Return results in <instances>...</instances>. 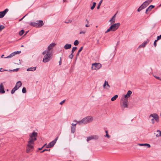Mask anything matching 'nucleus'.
I'll return each mask as SVG.
<instances>
[{
  "instance_id": "nucleus-39",
  "label": "nucleus",
  "mask_w": 161,
  "mask_h": 161,
  "mask_svg": "<svg viewBox=\"0 0 161 161\" xmlns=\"http://www.w3.org/2000/svg\"><path fill=\"white\" fill-rule=\"evenodd\" d=\"M149 42V40L147 39V41H145L143 43V44L145 45V46L147 44V43Z\"/></svg>"
},
{
  "instance_id": "nucleus-17",
  "label": "nucleus",
  "mask_w": 161,
  "mask_h": 161,
  "mask_svg": "<svg viewBox=\"0 0 161 161\" xmlns=\"http://www.w3.org/2000/svg\"><path fill=\"white\" fill-rule=\"evenodd\" d=\"M56 45V44L53 43L49 45L47 47V49L51 50Z\"/></svg>"
},
{
  "instance_id": "nucleus-50",
  "label": "nucleus",
  "mask_w": 161,
  "mask_h": 161,
  "mask_svg": "<svg viewBox=\"0 0 161 161\" xmlns=\"http://www.w3.org/2000/svg\"><path fill=\"white\" fill-rule=\"evenodd\" d=\"M154 120L155 119H151L152 123L153 124H154Z\"/></svg>"
},
{
  "instance_id": "nucleus-25",
  "label": "nucleus",
  "mask_w": 161,
  "mask_h": 161,
  "mask_svg": "<svg viewBox=\"0 0 161 161\" xmlns=\"http://www.w3.org/2000/svg\"><path fill=\"white\" fill-rule=\"evenodd\" d=\"M46 55H47L50 56L51 57L52 56V52L51 50H48L47 51V53Z\"/></svg>"
},
{
  "instance_id": "nucleus-7",
  "label": "nucleus",
  "mask_w": 161,
  "mask_h": 161,
  "mask_svg": "<svg viewBox=\"0 0 161 161\" xmlns=\"http://www.w3.org/2000/svg\"><path fill=\"white\" fill-rule=\"evenodd\" d=\"M52 58V57L50 56L45 55L43 58V62L44 63H46L49 62Z\"/></svg>"
},
{
  "instance_id": "nucleus-18",
  "label": "nucleus",
  "mask_w": 161,
  "mask_h": 161,
  "mask_svg": "<svg viewBox=\"0 0 161 161\" xmlns=\"http://www.w3.org/2000/svg\"><path fill=\"white\" fill-rule=\"evenodd\" d=\"M71 47V45L70 44H66L64 47V48L65 49H70Z\"/></svg>"
},
{
  "instance_id": "nucleus-4",
  "label": "nucleus",
  "mask_w": 161,
  "mask_h": 161,
  "mask_svg": "<svg viewBox=\"0 0 161 161\" xmlns=\"http://www.w3.org/2000/svg\"><path fill=\"white\" fill-rule=\"evenodd\" d=\"M30 138L28 141H31V142L34 143V142L37 140V133L35 131H33L31 133L29 134Z\"/></svg>"
},
{
  "instance_id": "nucleus-59",
  "label": "nucleus",
  "mask_w": 161,
  "mask_h": 161,
  "mask_svg": "<svg viewBox=\"0 0 161 161\" xmlns=\"http://www.w3.org/2000/svg\"><path fill=\"white\" fill-rule=\"evenodd\" d=\"M88 24H86V25H85V26L86 27H89L90 26V25H88Z\"/></svg>"
},
{
  "instance_id": "nucleus-1",
  "label": "nucleus",
  "mask_w": 161,
  "mask_h": 161,
  "mask_svg": "<svg viewBox=\"0 0 161 161\" xmlns=\"http://www.w3.org/2000/svg\"><path fill=\"white\" fill-rule=\"evenodd\" d=\"M93 120V118L90 116H88L84 118L80 121L77 122V123L79 125H81L82 124H86L89 123Z\"/></svg>"
},
{
  "instance_id": "nucleus-30",
  "label": "nucleus",
  "mask_w": 161,
  "mask_h": 161,
  "mask_svg": "<svg viewBox=\"0 0 161 161\" xmlns=\"http://www.w3.org/2000/svg\"><path fill=\"white\" fill-rule=\"evenodd\" d=\"M157 132H158L159 133L156 134V136L157 137H159V136H161V131L159 130H158Z\"/></svg>"
},
{
  "instance_id": "nucleus-48",
  "label": "nucleus",
  "mask_w": 161,
  "mask_h": 161,
  "mask_svg": "<svg viewBox=\"0 0 161 161\" xmlns=\"http://www.w3.org/2000/svg\"><path fill=\"white\" fill-rule=\"evenodd\" d=\"M65 102V100H63V101H61L60 103V105H62L63 104V103H64Z\"/></svg>"
},
{
  "instance_id": "nucleus-58",
  "label": "nucleus",
  "mask_w": 161,
  "mask_h": 161,
  "mask_svg": "<svg viewBox=\"0 0 161 161\" xmlns=\"http://www.w3.org/2000/svg\"><path fill=\"white\" fill-rule=\"evenodd\" d=\"M46 147V148H49L50 147H50V145H49V144L48 145H47Z\"/></svg>"
},
{
  "instance_id": "nucleus-61",
  "label": "nucleus",
  "mask_w": 161,
  "mask_h": 161,
  "mask_svg": "<svg viewBox=\"0 0 161 161\" xmlns=\"http://www.w3.org/2000/svg\"><path fill=\"white\" fill-rule=\"evenodd\" d=\"M96 5V3L95 2H93V5H94V6L95 7Z\"/></svg>"
},
{
  "instance_id": "nucleus-15",
  "label": "nucleus",
  "mask_w": 161,
  "mask_h": 161,
  "mask_svg": "<svg viewBox=\"0 0 161 161\" xmlns=\"http://www.w3.org/2000/svg\"><path fill=\"white\" fill-rule=\"evenodd\" d=\"M152 1V0H147L143 3L142 4L146 8L151 3Z\"/></svg>"
},
{
  "instance_id": "nucleus-52",
  "label": "nucleus",
  "mask_w": 161,
  "mask_h": 161,
  "mask_svg": "<svg viewBox=\"0 0 161 161\" xmlns=\"http://www.w3.org/2000/svg\"><path fill=\"white\" fill-rule=\"evenodd\" d=\"M2 69H3L2 68H0V72H2V71H8L7 70H2Z\"/></svg>"
},
{
  "instance_id": "nucleus-46",
  "label": "nucleus",
  "mask_w": 161,
  "mask_h": 161,
  "mask_svg": "<svg viewBox=\"0 0 161 161\" xmlns=\"http://www.w3.org/2000/svg\"><path fill=\"white\" fill-rule=\"evenodd\" d=\"M59 65H61V64H62V59H61V57H60V61L59 62Z\"/></svg>"
},
{
  "instance_id": "nucleus-57",
  "label": "nucleus",
  "mask_w": 161,
  "mask_h": 161,
  "mask_svg": "<svg viewBox=\"0 0 161 161\" xmlns=\"http://www.w3.org/2000/svg\"><path fill=\"white\" fill-rule=\"evenodd\" d=\"M95 7V6H94V5H92L91 7V9L92 10H93L94 9V8Z\"/></svg>"
},
{
  "instance_id": "nucleus-45",
  "label": "nucleus",
  "mask_w": 161,
  "mask_h": 161,
  "mask_svg": "<svg viewBox=\"0 0 161 161\" xmlns=\"http://www.w3.org/2000/svg\"><path fill=\"white\" fill-rule=\"evenodd\" d=\"M86 32V31H81L80 32L79 34H85Z\"/></svg>"
},
{
  "instance_id": "nucleus-60",
  "label": "nucleus",
  "mask_w": 161,
  "mask_h": 161,
  "mask_svg": "<svg viewBox=\"0 0 161 161\" xmlns=\"http://www.w3.org/2000/svg\"><path fill=\"white\" fill-rule=\"evenodd\" d=\"M44 147V146H43L41 148H38L39 150H41L42 148Z\"/></svg>"
},
{
  "instance_id": "nucleus-20",
  "label": "nucleus",
  "mask_w": 161,
  "mask_h": 161,
  "mask_svg": "<svg viewBox=\"0 0 161 161\" xmlns=\"http://www.w3.org/2000/svg\"><path fill=\"white\" fill-rule=\"evenodd\" d=\"M131 93L132 92L131 91H128L127 92V94L125 96V98H126L129 97L130 96V95Z\"/></svg>"
},
{
  "instance_id": "nucleus-38",
  "label": "nucleus",
  "mask_w": 161,
  "mask_h": 161,
  "mask_svg": "<svg viewBox=\"0 0 161 161\" xmlns=\"http://www.w3.org/2000/svg\"><path fill=\"white\" fill-rule=\"evenodd\" d=\"M110 31H112V29L110 27L108 29L107 31L105 32V33H107Z\"/></svg>"
},
{
  "instance_id": "nucleus-35",
  "label": "nucleus",
  "mask_w": 161,
  "mask_h": 161,
  "mask_svg": "<svg viewBox=\"0 0 161 161\" xmlns=\"http://www.w3.org/2000/svg\"><path fill=\"white\" fill-rule=\"evenodd\" d=\"M72 21L71 20L69 19L66 20L64 22L68 24L69 23H70Z\"/></svg>"
},
{
  "instance_id": "nucleus-47",
  "label": "nucleus",
  "mask_w": 161,
  "mask_h": 161,
  "mask_svg": "<svg viewBox=\"0 0 161 161\" xmlns=\"http://www.w3.org/2000/svg\"><path fill=\"white\" fill-rule=\"evenodd\" d=\"M105 137H107L108 138H109L110 137V136L108 134H106V135L105 136Z\"/></svg>"
},
{
  "instance_id": "nucleus-10",
  "label": "nucleus",
  "mask_w": 161,
  "mask_h": 161,
  "mask_svg": "<svg viewBox=\"0 0 161 161\" xmlns=\"http://www.w3.org/2000/svg\"><path fill=\"white\" fill-rule=\"evenodd\" d=\"M8 11V9L6 8L3 11L0 12V18H3Z\"/></svg>"
},
{
  "instance_id": "nucleus-63",
  "label": "nucleus",
  "mask_w": 161,
  "mask_h": 161,
  "mask_svg": "<svg viewBox=\"0 0 161 161\" xmlns=\"http://www.w3.org/2000/svg\"><path fill=\"white\" fill-rule=\"evenodd\" d=\"M74 50H73L72 49V51H71V53H72L73 54V53H74Z\"/></svg>"
},
{
  "instance_id": "nucleus-40",
  "label": "nucleus",
  "mask_w": 161,
  "mask_h": 161,
  "mask_svg": "<svg viewBox=\"0 0 161 161\" xmlns=\"http://www.w3.org/2000/svg\"><path fill=\"white\" fill-rule=\"evenodd\" d=\"M5 27L3 25H1L0 26V31H1L3 29H4Z\"/></svg>"
},
{
  "instance_id": "nucleus-6",
  "label": "nucleus",
  "mask_w": 161,
  "mask_h": 161,
  "mask_svg": "<svg viewBox=\"0 0 161 161\" xmlns=\"http://www.w3.org/2000/svg\"><path fill=\"white\" fill-rule=\"evenodd\" d=\"M120 25V24L119 23H115L112 25L110 27L112 29V31H114L117 30L119 27Z\"/></svg>"
},
{
  "instance_id": "nucleus-64",
  "label": "nucleus",
  "mask_w": 161,
  "mask_h": 161,
  "mask_svg": "<svg viewBox=\"0 0 161 161\" xmlns=\"http://www.w3.org/2000/svg\"><path fill=\"white\" fill-rule=\"evenodd\" d=\"M74 50H73L72 49V51H71V53H72L73 54V53H74Z\"/></svg>"
},
{
  "instance_id": "nucleus-11",
  "label": "nucleus",
  "mask_w": 161,
  "mask_h": 161,
  "mask_svg": "<svg viewBox=\"0 0 161 161\" xmlns=\"http://www.w3.org/2000/svg\"><path fill=\"white\" fill-rule=\"evenodd\" d=\"M21 53V51H17L12 53L10 55L7 57H5V58H9L13 57L16 54H19Z\"/></svg>"
},
{
  "instance_id": "nucleus-32",
  "label": "nucleus",
  "mask_w": 161,
  "mask_h": 161,
  "mask_svg": "<svg viewBox=\"0 0 161 161\" xmlns=\"http://www.w3.org/2000/svg\"><path fill=\"white\" fill-rule=\"evenodd\" d=\"M102 1H100L98 5V6H97V9H99L100 8V5H101V4H102Z\"/></svg>"
},
{
  "instance_id": "nucleus-51",
  "label": "nucleus",
  "mask_w": 161,
  "mask_h": 161,
  "mask_svg": "<svg viewBox=\"0 0 161 161\" xmlns=\"http://www.w3.org/2000/svg\"><path fill=\"white\" fill-rule=\"evenodd\" d=\"M146 143H145V144H139V145L140 146H146Z\"/></svg>"
},
{
  "instance_id": "nucleus-21",
  "label": "nucleus",
  "mask_w": 161,
  "mask_h": 161,
  "mask_svg": "<svg viewBox=\"0 0 161 161\" xmlns=\"http://www.w3.org/2000/svg\"><path fill=\"white\" fill-rule=\"evenodd\" d=\"M22 85V83L20 81H18L15 86H16L17 87V88L19 89Z\"/></svg>"
},
{
  "instance_id": "nucleus-62",
  "label": "nucleus",
  "mask_w": 161,
  "mask_h": 161,
  "mask_svg": "<svg viewBox=\"0 0 161 161\" xmlns=\"http://www.w3.org/2000/svg\"><path fill=\"white\" fill-rule=\"evenodd\" d=\"M86 21L87 22V24H88L89 23V22L88 20L87 19H86Z\"/></svg>"
},
{
  "instance_id": "nucleus-33",
  "label": "nucleus",
  "mask_w": 161,
  "mask_h": 161,
  "mask_svg": "<svg viewBox=\"0 0 161 161\" xmlns=\"http://www.w3.org/2000/svg\"><path fill=\"white\" fill-rule=\"evenodd\" d=\"M22 92L23 93H25L26 92V90L25 87H23L22 89Z\"/></svg>"
},
{
  "instance_id": "nucleus-5",
  "label": "nucleus",
  "mask_w": 161,
  "mask_h": 161,
  "mask_svg": "<svg viewBox=\"0 0 161 161\" xmlns=\"http://www.w3.org/2000/svg\"><path fill=\"white\" fill-rule=\"evenodd\" d=\"M101 67V64L99 63L93 64L92 67V70H98Z\"/></svg>"
},
{
  "instance_id": "nucleus-56",
  "label": "nucleus",
  "mask_w": 161,
  "mask_h": 161,
  "mask_svg": "<svg viewBox=\"0 0 161 161\" xmlns=\"http://www.w3.org/2000/svg\"><path fill=\"white\" fill-rule=\"evenodd\" d=\"M47 53V51H45L42 53V54L43 55H45Z\"/></svg>"
},
{
  "instance_id": "nucleus-42",
  "label": "nucleus",
  "mask_w": 161,
  "mask_h": 161,
  "mask_svg": "<svg viewBox=\"0 0 161 161\" xmlns=\"http://www.w3.org/2000/svg\"><path fill=\"white\" fill-rule=\"evenodd\" d=\"M158 41L156 40H155L154 41V43H153V45L155 47H156V46H157V43H156V42H157Z\"/></svg>"
},
{
  "instance_id": "nucleus-14",
  "label": "nucleus",
  "mask_w": 161,
  "mask_h": 161,
  "mask_svg": "<svg viewBox=\"0 0 161 161\" xmlns=\"http://www.w3.org/2000/svg\"><path fill=\"white\" fill-rule=\"evenodd\" d=\"M5 92L3 84L2 83H1L0 85V93H4Z\"/></svg>"
},
{
  "instance_id": "nucleus-44",
  "label": "nucleus",
  "mask_w": 161,
  "mask_h": 161,
  "mask_svg": "<svg viewBox=\"0 0 161 161\" xmlns=\"http://www.w3.org/2000/svg\"><path fill=\"white\" fill-rule=\"evenodd\" d=\"M145 47V45H144L143 44V43H142V44L140 45L139 46V48H141V47Z\"/></svg>"
},
{
  "instance_id": "nucleus-3",
  "label": "nucleus",
  "mask_w": 161,
  "mask_h": 161,
  "mask_svg": "<svg viewBox=\"0 0 161 161\" xmlns=\"http://www.w3.org/2000/svg\"><path fill=\"white\" fill-rule=\"evenodd\" d=\"M36 22H31L30 25L36 27H41L44 25L43 22L42 20H37Z\"/></svg>"
},
{
  "instance_id": "nucleus-27",
  "label": "nucleus",
  "mask_w": 161,
  "mask_h": 161,
  "mask_svg": "<svg viewBox=\"0 0 161 161\" xmlns=\"http://www.w3.org/2000/svg\"><path fill=\"white\" fill-rule=\"evenodd\" d=\"M18 89L17 87L15 86L12 89L11 91V93L12 94H14L15 91Z\"/></svg>"
},
{
  "instance_id": "nucleus-16",
  "label": "nucleus",
  "mask_w": 161,
  "mask_h": 161,
  "mask_svg": "<svg viewBox=\"0 0 161 161\" xmlns=\"http://www.w3.org/2000/svg\"><path fill=\"white\" fill-rule=\"evenodd\" d=\"M154 7V6L153 5H150L146 10L145 13L146 14H147L148 13H147V11H151V10Z\"/></svg>"
},
{
  "instance_id": "nucleus-29",
  "label": "nucleus",
  "mask_w": 161,
  "mask_h": 161,
  "mask_svg": "<svg viewBox=\"0 0 161 161\" xmlns=\"http://www.w3.org/2000/svg\"><path fill=\"white\" fill-rule=\"evenodd\" d=\"M83 48V47H82L80 48L79 50V51L78 52V53L76 54V57H77L78 56H79V53L82 50Z\"/></svg>"
},
{
  "instance_id": "nucleus-43",
  "label": "nucleus",
  "mask_w": 161,
  "mask_h": 161,
  "mask_svg": "<svg viewBox=\"0 0 161 161\" xmlns=\"http://www.w3.org/2000/svg\"><path fill=\"white\" fill-rule=\"evenodd\" d=\"M160 39H161V35L159 36H157L156 40L157 41H158V40H159Z\"/></svg>"
},
{
  "instance_id": "nucleus-26",
  "label": "nucleus",
  "mask_w": 161,
  "mask_h": 161,
  "mask_svg": "<svg viewBox=\"0 0 161 161\" xmlns=\"http://www.w3.org/2000/svg\"><path fill=\"white\" fill-rule=\"evenodd\" d=\"M76 127L75 126H71V131L72 133H74L75 131Z\"/></svg>"
},
{
  "instance_id": "nucleus-53",
  "label": "nucleus",
  "mask_w": 161,
  "mask_h": 161,
  "mask_svg": "<svg viewBox=\"0 0 161 161\" xmlns=\"http://www.w3.org/2000/svg\"><path fill=\"white\" fill-rule=\"evenodd\" d=\"M77 48L76 47H74L72 48V50H74V51H75V50L77 49Z\"/></svg>"
},
{
  "instance_id": "nucleus-23",
  "label": "nucleus",
  "mask_w": 161,
  "mask_h": 161,
  "mask_svg": "<svg viewBox=\"0 0 161 161\" xmlns=\"http://www.w3.org/2000/svg\"><path fill=\"white\" fill-rule=\"evenodd\" d=\"M106 85H107V86L108 87V88H109L110 86L108 84V81H105L104 84H103V87L104 88H107L106 87Z\"/></svg>"
},
{
  "instance_id": "nucleus-13",
  "label": "nucleus",
  "mask_w": 161,
  "mask_h": 161,
  "mask_svg": "<svg viewBox=\"0 0 161 161\" xmlns=\"http://www.w3.org/2000/svg\"><path fill=\"white\" fill-rule=\"evenodd\" d=\"M58 137H56L54 140L50 142L48 144L50 145V147H53L54 144L56 143L57 140H58Z\"/></svg>"
},
{
  "instance_id": "nucleus-12",
  "label": "nucleus",
  "mask_w": 161,
  "mask_h": 161,
  "mask_svg": "<svg viewBox=\"0 0 161 161\" xmlns=\"http://www.w3.org/2000/svg\"><path fill=\"white\" fill-rule=\"evenodd\" d=\"M129 104L128 100L127 98H125L123 102V106L124 108H128Z\"/></svg>"
},
{
  "instance_id": "nucleus-2",
  "label": "nucleus",
  "mask_w": 161,
  "mask_h": 161,
  "mask_svg": "<svg viewBox=\"0 0 161 161\" xmlns=\"http://www.w3.org/2000/svg\"><path fill=\"white\" fill-rule=\"evenodd\" d=\"M34 143L31 142V141H28L26 147V153H29L32 152L34 148Z\"/></svg>"
},
{
  "instance_id": "nucleus-19",
  "label": "nucleus",
  "mask_w": 161,
  "mask_h": 161,
  "mask_svg": "<svg viewBox=\"0 0 161 161\" xmlns=\"http://www.w3.org/2000/svg\"><path fill=\"white\" fill-rule=\"evenodd\" d=\"M116 14H115L109 20V22L111 23H114L115 22V18Z\"/></svg>"
},
{
  "instance_id": "nucleus-49",
  "label": "nucleus",
  "mask_w": 161,
  "mask_h": 161,
  "mask_svg": "<svg viewBox=\"0 0 161 161\" xmlns=\"http://www.w3.org/2000/svg\"><path fill=\"white\" fill-rule=\"evenodd\" d=\"M146 146H147V147L149 148L151 147L150 145L149 144L146 143Z\"/></svg>"
},
{
  "instance_id": "nucleus-24",
  "label": "nucleus",
  "mask_w": 161,
  "mask_h": 161,
  "mask_svg": "<svg viewBox=\"0 0 161 161\" xmlns=\"http://www.w3.org/2000/svg\"><path fill=\"white\" fill-rule=\"evenodd\" d=\"M36 67H31V68H29L27 69V71H34L36 70Z\"/></svg>"
},
{
  "instance_id": "nucleus-37",
  "label": "nucleus",
  "mask_w": 161,
  "mask_h": 161,
  "mask_svg": "<svg viewBox=\"0 0 161 161\" xmlns=\"http://www.w3.org/2000/svg\"><path fill=\"white\" fill-rule=\"evenodd\" d=\"M74 57V55L72 53H71L70 55L69 56V58L70 59H72Z\"/></svg>"
},
{
  "instance_id": "nucleus-41",
  "label": "nucleus",
  "mask_w": 161,
  "mask_h": 161,
  "mask_svg": "<svg viewBox=\"0 0 161 161\" xmlns=\"http://www.w3.org/2000/svg\"><path fill=\"white\" fill-rule=\"evenodd\" d=\"M19 69V68H16V69H15L13 70H10V71L11 72L12 71H17Z\"/></svg>"
},
{
  "instance_id": "nucleus-54",
  "label": "nucleus",
  "mask_w": 161,
  "mask_h": 161,
  "mask_svg": "<svg viewBox=\"0 0 161 161\" xmlns=\"http://www.w3.org/2000/svg\"><path fill=\"white\" fill-rule=\"evenodd\" d=\"M156 78L157 79H158V80H161V77H158L157 76V77H156Z\"/></svg>"
},
{
  "instance_id": "nucleus-28",
  "label": "nucleus",
  "mask_w": 161,
  "mask_h": 161,
  "mask_svg": "<svg viewBox=\"0 0 161 161\" xmlns=\"http://www.w3.org/2000/svg\"><path fill=\"white\" fill-rule=\"evenodd\" d=\"M118 97L117 95H115L113 97L111 98V101H114Z\"/></svg>"
},
{
  "instance_id": "nucleus-9",
  "label": "nucleus",
  "mask_w": 161,
  "mask_h": 161,
  "mask_svg": "<svg viewBox=\"0 0 161 161\" xmlns=\"http://www.w3.org/2000/svg\"><path fill=\"white\" fill-rule=\"evenodd\" d=\"M153 117V119H155V120L157 122H158L159 117L157 114H151L150 115L149 117Z\"/></svg>"
},
{
  "instance_id": "nucleus-8",
  "label": "nucleus",
  "mask_w": 161,
  "mask_h": 161,
  "mask_svg": "<svg viewBox=\"0 0 161 161\" xmlns=\"http://www.w3.org/2000/svg\"><path fill=\"white\" fill-rule=\"evenodd\" d=\"M99 137L98 135H93L91 136L87 137V138L86 141L88 142L89 141L92 140H97L98 139Z\"/></svg>"
},
{
  "instance_id": "nucleus-31",
  "label": "nucleus",
  "mask_w": 161,
  "mask_h": 161,
  "mask_svg": "<svg viewBox=\"0 0 161 161\" xmlns=\"http://www.w3.org/2000/svg\"><path fill=\"white\" fill-rule=\"evenodd\" d=\"M25 31L23 30H22L20 31L19 32V35L20 36H21L24 33Z\"/></svg>"
},
{
  "instance_id": "nucleus-36",
  "label": "nucleus",
  "mask_w": 161,
  "mask_h": 161,
  "mask_svg": "<svg viewBox=\"0 0 161 161\" xmlns=\"http://www.w3.org/2000/svg\"><path fill=\"white\" fill-rule=\"evenodd\" d=\"M50 149H44L43 150H42V151H41L40 153H43L45 151H50Z\"/></svg>"
},
{
  "instance_id": "nucleus-55",
  "label": "nucleus",
  "mask_w": 161,
  "mask_h": 161,
  "mask_svg": "<svg viewBox=\"0 0 161 161\" xmlns=\"http://www.w3.org/2000/svg\"><path fill=\"white\" fill-rule=\"evenodd\" d=\"M76 125V124L72 123L71 124V125H72L71 126H75V127Z\"/></svg>"
},
{
  "instance_id": "nucleus-22",
  "label": "nucleus",
  "mask_w": 161,
  "mask_h": 161,
  "mask_svg": "<svg viewBox=\"0 0 161 161\" xmlns=\"http://www.w3.org/2000/svg\"><path fill=\"white\" fill-rule=\"evenodd\" d=\"M146 7L143 5V4H142V5L138 8L137 10V11L138 12H140L142 9H144Z\"/></svg>"
},
{
  "instance_id": "nucleus-34",
  "label": "nucleus",
  "mask_w": 161,
  "mask_h": 161,
  "mask_svg": "<svg viewBox=\"0 0 161 161\" xmlns=\"http://www.w3.org/2000/svg\"><path fill=\"white\" fill-rule=\"evenodd\" d=\"M79 44V41H78L76 40H75L74 42V45L75 46H77Z\"/></svg>"
}]
</instances>
